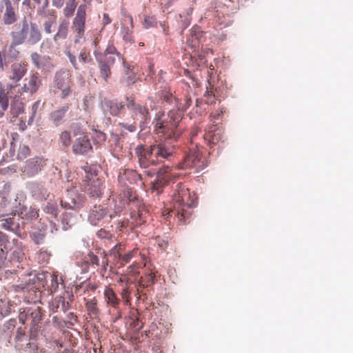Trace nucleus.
<instances>
[{
    "mask_svg": "<svg viewBox=\"0 0 353 353\" xmlns=\"http://www.w3.org/2000/svg\"><path fill=\"white\" fill-rule=\"evenodd\" d=\"M182 113L177 110H171L165 116H159L154 123V130L161 138L176 140L179 136V123L181 121Z\"/></svg>",
    "mask_w": 353,
    "mask_h": 353,
    "instance_id": "7ed1b4c3",
    "label": "nucleus"
},
{
    "mask_svg": "<svg viewBox=\"0 0 353 353\" xmlns=\"http://www.w3.org/2000/svg\"><path fill=\"white\" fill-rule=\"evenodd\" d=\"M83 169L87 174L84 180V192L90 197H99L102 194L103 184L101 179L97 177V167L86 165Z\"/></svg>",
    "mask_w": 353,
    "mask_h": 353,
    "instance_id": "20e7f679",
    "label": "nucleus"
},
{
    "mask_svg": "<svg viewBox=\"0 0 353 353\" xmlns=\"http://www.w3.org/2000/svg\"><path fill=\"white\" fill-rule=\"evenodd\" d=\"M209 87H207V90L205 92V95H207L209 99L207 101L208 103H213L214 102L215 98V92L214 90L213 86H211L210 83H209Z\"/></svg>",
    "mask_w": 353,
    "mask_h": 353,
    "instance_id": "8fccbe9b",
    "label": "nucleus"
},
{
    "mask_svg": "<svg viewBox=\"0 0 353 353\" xmlns=\"http://www.w3.org/2000/svg\"><path fill=\"white\" fill-rule=\"evenodd\" d=\"M172 201L173 209L168 214L176 216L179 223L185 224L192 213V208L196 205V201L191 198L189 190L181 183L176 185Z\"/></svg>",
    "mask_w": 353,
    "mask_h": 353,
    "instance_id": "f03ea898",
    "label": "nucleus"
},
{
    "mask_svg": "<svg viewBox=\"0 0 353 353\" xmlns=\"http://www.w3.org/2000/svg\"><path fill=\"white\" fill-rule=\"evenodd\" d=\"M85 308L88 315L92 319H98L100 314V310L98 307V300L93 297L90 300L86 301L84 298Z\"/></svg>",
    "mask_w": 353,
    "mask_h": 353,
    "instance_id": "bb28decb",
    "label": "nucleus"
},
{
    "mask_svg": "<svg viewBox=\"0 0 353 353\" xmlns=\"http://www.w3.org/2000/svg\"><path fill=\"white\" fill-rule=\"evenodd\" d=\"M17 209H12L10 215L7 218L0 220V227L6 230L18 232L20 230V219L17 215Z\"/></svg>",
    "mask_w": 353,
    "mask_h": 353,
    "instance_id": "dca6fc26",
    "label": "nucleus"
},
{
    "mask_svg": "<svg viewBox=\"0 0 353 353\" xmlns=\"http://www.w3.org/2000/svg\"><path fill=\"white\" fill-rule=\"evenodd\" d=\"M114 216L109 212L107 208L95 205L90 212L88 221L93 225L102 226L110 223Z\"/></svg>",
    "mask_w": 353,
    "mask_h": 353,
    "instance_id": "9d476101",
    "label": "nucleus"
},
{
    "mask_svg": "<svg viewBox=\"0 0 353 353\" xmlns=\"http://www.w3.org/2000/svg\"><path fill=\"white\" fill-rule=\"evenodd\" d=\"M31 59H32V61L34 63V65L37 68H39L41 67V63H40L41 56L38 53H37V52L32 53L31 54Z\"/></svg>",
    "mask_w": 353,
    "mask_h": 353,
    "instance_id": "6e6d98bb",
    "label": "nucleus"
},
{
    "mask_svg": "<svg viewBox=\"0 0 353 353\" xmlns=\"http://www.w3.org/2000/svg\"><path fill=\"white\" fill-rule=\"evenodd\" d=\"M30 150L28 146L21 145L19 147L17 158L19 159H23L30 154Z\"/></svg>",
    "mask_w": 353,
    "mask_h": 353,
    "instance_id": "de8ad7c7",
    "label": "nucleus"
},
{
    "mask_svg": "<svg viewBox=\"0 0 353 353\" xmlns=\"http://www.w3.org/2000/svg\"><path fill=\"white\" fill-rule=\"evenodd\" d=\"M138 249L134 248L132 250L128 252V253L123 254L119 260L121 264L124 265L125 263H128L130 260L137 254Z\"/></svg>",
    "mask_w": 353,
    "mask_h": 353,
    "instance_id": "37998d69",
    "label": "nucleus"
},
{
    "mask_svg": "<svg viewBox=\"0 0 353 353\" xmlns=\"http://www.w3.org/2000/svg\"><path fill=\"white\" fill-rule=\"evenodd\" d=\"M141 179V176L137 172L132 169L121 170L118 176V182L121 187L124 188V197L128 199L130 195V191L132 194H136L131 188L130 185L135 184Z\"/></svg>",
    "mask_w": 353,
    "mask_h": 353,
    "instance_id": "1a4fd4ad",
    "label": "nucleus"
},
{
    "mask_svg": "<svg viewBox=\"0 0 353 353\" xmlns=\"http://www.w3.org/2000/svg\"><path fill=\"white\" fill-rule=\"evenodd\" d=\"M155 274L150 272L149 274L141 276L139 282L143 285V288H147L154 283Z\"/></svg>",
    "mask_w": 353,
    "mask_h": 353,
    "instance_id": "4c0bfd02",
    "label": "nucleus"
},
{
    "mask_svg": "<svg viewBox=\"0 0 353 353\" xmlns=\"http://www.w3.org/2000/svg\"><path fill=\"white\" fill-rule=\"evenodd\" d=\"M59 278L57 275L53 274L51 279V291H56L59 288Z\"/></svg>",
    "mask_w": 353,
    "mask_h": 353,
    "instance_id": "13d9d810",
    "label": "nucleus"
},
{
    "mask_svg": "<svg viewBox=\"0 0 353 353\" xmlns=\"http://www.w3.org/2000/svg\"><path fill=\"white\" fill-rule=\"evenodd\" d=\"M68 109V105H65L52 111L49 115L50 120L54 125H59L61 123V122L64 119Z\"/></svg>",
    "mask_w": 353,
    "mask_h": 353,
    "instance_id": "cd10ccee",
    "label": "nucleus"
},
{
    "mask_svg": "<svg viewBox=\"0 0 353 353\" xmlns=\"http://www.w3.org/2000/svg\"><path fill=\"white\" fill-rule=\"evenodd\" d=\"M68 23L67 21H62L59 26L58 31L54 37V41L59 39H65L68 36Z\"/></svg>",
    "mask_w": 353,
    "mask_h": 353,
    "instance_id": "f704fd0d",
    "label": "nucleus"
},
{
    "mask_svg": "<svg viewBox=\"0 0 353 353\" xmlns=\"http://www.w3.org/2000/svg\"><path fill=\"white\" fill-rule=\"evenodd\" d=\"M66 54L69 58L70 63L74 66V68L75 69H77L78 68L77 66L76 57L74 54H72L70 51L67 52Z\"/></svg>",
    "mask_w": 353,
    "mask_h": 353,
    "instance_id": "69168bd1",
    "label": "nucleus"
},
{
    "mask_svg": "<svg viewBox=\"0 0 353 353\" xmlns=\"http://www.w3.org/2000/svg\"><path fill=\"white\" fill-rule=\"evenodd\" d=\"M28 71V63L26 61L14 63L10 66L8 78L12 81L17 83L20 81Z\"/></svg>",
    "mask_w": 353,
    "mask_h": 353,
    "instance_id": "a211bd4d",
    "label": "nucleus"
},
{
    "mask_svg": "<svg viewBox=\"0 0 353 353\" xmlns=\"http://www.w3.org/2000/svg\"><path fill=\"white\" fill-rule=\"evenodd\" d=\"M30 189L32 196L37 199L46 200L50 195L48 189L41 183H33L30 184Z\"/></svg>",
    "mask_w": 353,
    "mask_h": 353,
    "instance_id": "5701e85b",
    "label": "nucleus"
},
{
    "mask_svg": "<svg viewBox=\"0 0 353 353\" xmlns=\"http://www.w3.org/2000/svg\"><path fill=\"white\" fill-rule=\"evenodd\" d=\"M10 94L6 90L5 85L0 82V108L8 110L9 106V97Z\"/></svg>",
    "mask_w": 353,
    "mask_h": 353,
    "instance_id": "72a5a7b5",
    "label": "nucleus"
},
{
    "mask_svg": "<svg viewBox=\"0 0 353 353\" xmlns=\"http://www.w3.org/2000/svg\"><path fill=\"white\" fill-rule=\"evenodd\" d=\"M85 262L91 265H99V259L98 256L94 254L92 252H90L85 257Z\"/></svg>",
    "mask_w": 353,
    "mask_h": 353,
    "instance_id": "49530a36",
    "label": "nucleus"
},
{
    "mask_svg": "<svg viewBox=\"0 0 353 353\" xmlns=\"http://www.w3.org/2000/svg\"><path fill=\"white\" fill-rule=\"evenodd\" d=\"M79 61L82 63H88L91 61V57L89 52L82 51L79 56Z\"/></svg>",
    "mask_w": 353,
    "mask_h": 353,
    "instance_id": "864d4df0",
    "label": "nucleus"
},
{
    "mask_svg": "<svg viewBox=\"0 0 353 353\" xmlns=\"http://www.w3.org/2000/svg\"><path fill=\"white\" fill-rule=\"evenodd\" d=\"M125 250V245L123 243H117L114 247L111 250L112 253L114 254L115 258H117L119 260L121 256H123V252Z\"/></svg>",
    "mask_w": 353,
    "mask_h": 353,
    "instance_id": "a18cd8bd",
    "label": "nucleus"
},
{
    "mask_svg": "<svg viewBox=\"0 0 353 353\" xmlns=\"http://www.w3.org/2000/svg\"><path fill=\"white\" fill-rule=\"evenodd\" d=\"M27 23H24L20 31L12 32V43L14 45L22 44L27 39Z\"/></svg>",
    "mask_w": 353,
    "mask_h": 353,
    "instance_id": "473e14b6",
    "label": "nucleus"
},
{
    "mask_svg": "<svg viewBox=\"0 0 353 353\" xmlns=\"http://www.w3.org/2000/svg\"><path fill=\"white\" fill-rule=\"evenodd\" d=\"M97 236L101 239H110L112 235L109 232L106 231L105 230L101 229L97 232Z\"/></svg>",
    "mask_w": 353,
    "mask_h": 353,
    "instance_id": "e2e57ef3",
    "label": "nucleus"
},
{
    "mask_svg": "<svg viewBox=\"0 0 353 353\" xmlns=\"http://www.w3.org/2000/svg\"><path fill=\"white\" fill-rule=\"evenodd\" d=\"M121 296L126 304H128L130 302V291L129 287L125 286V288L122 290L121 292Z\"/></svg>",
    "mask_w": 353,
    "mask_h": 353,
    "instance_id": "603ef678",
    "label": "nucleus"
},
{
    "mask_svg": "<svg viewBox=\"0 0 353 353\" xmlns=\"http://www.w3.org/2000/svg\"><path fill=\"white\" fill-rule=\"evenodd\" d=\"M39 104H40V101H37L36 102H34L32 106V115L30 117V118L28 119V125H31L33 122V120H34V114H36L37 112V110L39 106Z\"/></svg>",
    "mask_w": 353,
    "mask_h": 353,
    "instance_id": "5fc2aeb1",
    "label": "nucleus"
},
{
    "mask_svg": "<svg viewBox=\"0 0 353 353\" xmlns=\"http://www.w3.org/2000/svg\"><path fill=\"white\" fill-rule=\"evenodd\" d=\"M12 243L14 246L12 247L10 245L11 250L10 251H12L11 260L19 263L25 256L24 248L18 239H13Z\"/></svg>",
    "mask_w": 353,
    "mask_h": 353,
    "instance_id": "b1692460",
    "label": "nucleus"
},
{
    "mask_svg": "<svg viewBox=\"0 0 353 353\" xmlns=\"http://www.w3.org/2000/svg\"><path fill=\"white\" fill-rule=\"evenodd\" d=\"M77 223V217L72 213L65 212L62 217L63 228L67 230Z\"/></svg>",
    "mask_w": 353,
    "mask_h": 353,
    "instance_id": "c9c22d12",
    "label": "nucleus"
},
{
    "mask_svg": "<svg viewBox=\"0 0 353 353\" xmlns=\"http://www.w3.org/2000/svg\"><path fill=\"white\" fill-rule=\"evenodd\" d=\"M10 242L8 241V236L0 231V250L2 252L10 250Z\"/></svg>",
    "mask_w": 353,
    "mask_h": 353,
    "instance_id": "ea45409f",
    "label": "nucleus"
},
{
    "mask_svg": "<svg viewBox=\"0 0 353 353\" xmlns=\"http://www.w3.org/2000/svg\"><path fill=\"white\" fill-rule=\"evenodd\" d=\"M56 17H52L44 22L43 28L46 33L50 34L52 32V26L56 23Z\"/></svg>",
    "mask_w": 353,
    "mask_h": 353,
    "instance_id": "09e8293b",
    "label": "nucleus"
},
{
    "mask_svg": "<svg viewBox=\"0 0 353 353\" xmlns=\"http://www.w3.org/2000/svg\"><path fill=\"white\" fill-rule=\"evenodd\" d=\"M26 335V329L24 327H18L17 330V334L15 336L16 342L20 341L22 340L23 337Z\"/></svg>",
    "mask_w": 353,
    "mask_h": 353,
    "instance_id": "4d7b16f0",
    "label": "nucleus"
},
{
    "mask_svg": "<svg viewBox=\"0 0 353 353\" xmlns=\"http://www.w3.org/2000/svg\"><path fill=\"white\" fill-rule=\"evenodd\" d=\"M30 316L32 325L30 332H31V336H32L33 332L36 333L37 332L39 329V323L42 319L41 308L38 306L34 309L30 313ZM31 339H32V336H31Z\"/></svg>",
    "mask_w": 353,
    "mask_h": 353,
    "instance_id": "c85d7f7f",
    "label": "nucleus"
},
{
    "mask_svg": "<svg viewBox=\"0 0 353 353\" xmlns=\"http://www.w3.org/2000/svg\"><path fill=\"white\" fill-rule=\"evenodd\" d=\"M127 200L130 205L132 224L136 226L141 225L146 221L148 211L145 209L142 202L137 199V194H133L132 191H130V195L128 196Z\"/></svg>",
    "mask_w": 353,
    "mask_h": 353,
    "instance_id": "0eeeda50",
    "label": "nucleus"
},
{
    "mask_svg": "<svg viewBox=\"0 0 353 353\" xmlns=\"http://www.w3.org/2000/svg\"><path fill=\"white\" fill-rule=\"evenodd\" d=\"M19 208L17 209V215L19 219H21L22 223H28L34 220H36L39 217V210L33 208L32 207L28 208L26 206H21L19 203Z\"/></svg>",
    "mask_w": 353,
    "mask_h": 353,
    "instance_id": "aec40b11",
    "label": "nucleus"
},
{
    "mask_svg": "<svg viewBox=\"0 0 353 353\" xmlns=\"http://www.w3.org/2000/svg\"><path fill=\"white\" fill-rule=\"evenodd\" d=\"M92 148V145L88 137L83 133L79 134V137L75 139L72 145L74 153L78 154H83L91 150Z\"/></svg>",
    "mask_w": 353,
    "mask_h": 353,
    "instance_id": "6ab92c4d",
    "label": "nucleus"
},
{
    "mask_svg": "<svg viewBox=\"0 0 353 353\" xmlns=\"http://www.w3.org/2000/svg\"><path fill=\"white\" fill-rule=\"evenodd\" d=\"M35 332H33L32 339H31V333L30 334V342H28L24 348L23 351L26 353H37L38 350L37 343L34 341V338L36 337Z\"/></svg>",
    "mask_w": 353,
    "mask_h": 353,
    "instance_id": "58836bf2",
    "label": "nucleus"
},
{
    "mask_svg": "<svg viewBox=\"0 0 353 353\" xmlns=\"http://www.w3.org/2000/svg\"><path fill=\"white\" fill-rule=\"evenodd\" d=\"M207 161L201 152L197 149H190L183 161L178 165L179 169L194 168L197 172L207 166Z\"/></svg>",
    "mask_w": 353,
    "mask_h": 353,
    "instance_id": "423d86ee",
    "label": "nucleus"
},
{
    "mask_svg": "<svg viewBox=\"0 0 353 353\" xmlns=\"http://www.w3.org/2000/svg\"><path fill=\"white\" fill-rule=\"evenodd\" d=\"M26 33V41L30 45L37 43L41 39V34L35 23H31L30 26L27 24Z\"/></svg>",
    "mask_w": 353,
    "mask_h": 353,
    "instance_id": "a878e982",
    "label": "nucleus"
},
{
    "mask_svg": "<svg viewBox=\"0 0 353 353\" xmlns=\"http://www.w3.org/2000/svg\"><path fill=\"white\" fill-rule=\"evenodd\" d=\"M135 153L138 157L139 166L144 170V173L148 176L157 174V179L152 183L151 189L152 192L157 191V194H159L160 190L168 185L172 178L171 167L164 165L158 170L153 167L163 163L164 159L171 157L173 149L167 147L163 143L152 145L149 147L139 145L135 149Z\"/></svg>",
    "mask_w": 353,
    "mask_h": 353,
    "instance_id": "f257e3e1",
    "label": "nucleus"
},
{
    "mask_svg": "<svg viewBox=\"0 0 353 353\" xmlns=\"http://www.w3.org/2000/svg\"><path fill=\"white\" fill-rule=\"evenodd\" d=\"M41 85V79L38 72L31 74L28 78L25 79V82L21 88L19 92L30 93L31 94H35Z\"/></svg>",
    "mask_w": 353,
    "mask_h": 353,
    "instance_id": "2eb2a0df",
    "label": "nucleus"
},
{
    "mask_svg": "<svg viewBox=\"0 0 353 353\" xmlns=\"http://www.w3.org/2000/svg\"><path fill=\"white\" fill-rule=\"evenodd\" d=\"M103 296L105 301L108 306L115 309L118 308L120 300L112 288L106 286L103 292Z\"/></svg>",
    "mask_w": 353,
    "mask_h": 353,
    "instance_id": "393cba45",
    "label": "nucleus"
},
{
    "mask_svg": "<svg viewBox=\"0 0 353 353\" xmlns=\"http://www.w3.org/2000/svg\"><path fill=\"white\" fill-rule=\"evenodd\" d=\"M19 55V51L16 48V45L11 43L6 46L2 50H0V69L4 70L8 65L15 61Z\"/></svg>",
    "mask_w": 353,
    "mask_h": 353,
    "instance_id": "9b49d317",
    "label": "nucleus"
},
{
    "mask_svg": "<svg viewBox=\"0 0 353 353\" xmlns=\"http://www.w3.org/2000/svg\"><path fill=\"white\" fill-rule=\"evenodd\" d=\"M125 105L117 100L108 101L105 102V111H109L110 114L117 116L120 114L121 110Z\"/></svg>",
    "mask_w": 353,
    "mask_h": 353,
    "instance_id": "7c9ffc66",
    "label": "nucleus"
},
{
    "mask_svg": "<svg viewBox=\"0 0 353 353\" xmlns=\"http://www.w3.org/2000/svg\"><path fill=\"white\" fill-rule=\"evenodd\" d=\"M203 137L210 144L216 145L223 142L224 134L221 129L213 126L205 133Z\"/></svg>",
    "mask_w": 353,
    "mask_h": 353,
    "instance_id": "412c9836",
    "label": "nucleus"
},
{
    "mask_svg": "<svg viewBox=\"0 0 353 353\" xmlns=\"http://www.w3.org/2000/svg\"><path fill=\"white\" fill-rule=\"evenodd\" d=\"M116 58L114 57L109 56L108 57H105L103 60L99 61L100 75L105 81H107L110 75V68L114 64Z\"/></svg>",
    "mask_w": 353,
    "mask_h": 353,
    "instance_id": "4be33fe9",
    "label": "nucleus"
},
{
    "mask_svg": "<svg viewBox=\"0 0 353 353\" xmlns=\"http://www.w3.org/2000/svg\"><path fill=\"white\" fill-rule=\"evenodd\" d=\"M28 318V313L26 312L25 309L21 308L19 310V320L22 324H25Z\"/></svg>",
    "mask_w": 353,
    "mask_h": 353,
    "instance_id": "bf43d9fd",
    "label": "nucleus"
},
{
    "mask_svg": "<svg viewBox=\"0 0 353 353\" xmlns=\"http://www.w3.org/2000/svg\"><path fill=\"white\" fill-rule=\"evenodd\" d=\"M59 139L63 146L68 147L71 145V136L68 131H63L59 135Z\"/></svg>",
    "mask_w": 353,
    "mask_h": 353,
    "instance_id": "c03bdc74",
    "label": "nucleus"
},
{
    "mask_svg": "<svg viewBox=\"0 0 353 353\" xmlns=\"http://www.w3.org/2000/svg\"><path fill=\"white\" fill-rule=\"evenodd\" d=\"M125 201L124 200L119 201L118 205H115V212L114 213L117 214V213L121 212L125 208Z\"/></svg>",
    "mask_w": 353,
    "mask_h": 353,
    "instance_id": "0e129e2a",
    "label": "nucleus"
},
{
    "mask_svg": "<svg viewBox=\"0 0 353 353\" xmlns=\"http://www.w3.org/2000/svg\"><path fill=\"white\" fill-rule=\"evenodd\" d=\"M85 202V197L77 193L75 188H72L67 191V195L64 200L61 201V205L63 208L70 209H79Z\"/></svg>",
    "mask_w": 353,
    "mask_h": 353,
    "instance_id": "f8f14e48",
    "label": "nucleus"
},
{
    "mask_svg": "<svg viewBox=\"0 0 353 353\" xmlns=\"http://www.w3.org/2000/svg\"><path fill=\"white\" fill-rule=\"evenodd\" d=\"M138 122L134 121V123L132 124L125 123H120L119 125L124 129L130 132H134L137 130V123Z\"/></svg>",
    "mask_w": 353,
    "mask_h": 353,
    "instance_id": "3c124183",
    "label": "nucleus"
},
{
    "mask_svg": "<svg viewBox=\"0 0 353 353\" xmlns=\"http://www.w3.org/2000/svg\"><path fill=\"white\" fill-rule=\"evenodd\" d=\"M73 82L72 76L67 70H61L55 74L54 88L61 91L60 97L66 99L72 92Z\"/></svg>",
    "mask_w": 353,
    "mask_h": 353,
    "instance_id": "39448f33",
    "label": "nucleus"
},
{
    "mask_svg": "<svg viewBox=\"0 0 353 353\" xmlns=\"http://www.w3.org/2000/svg\"><path fill=\"white\" fill-rule=\"evenodd\" d=\"M43 210L45 212L52 215L54 217H56L58 215L57 205L54 202H48L44 207Z\"/></svg>",
    "mask_w": 353,
    "mask_h": 353,
    "instance_id": "79ce46f5",
    "label": "nucleus"
},
{
    "mask_svg": "<svg viewBox=\"0 0 353 353\" xmlns=\"http://www.w3.org/2000/svg\"><path fill=\"white\" fill-rule=\"evenodd\" d=\"M0 6H2V10L5 8L3 21L6 25H11L17 21L16 9L14 8L10 0H1Z\"/></svg>",
    "mask_w": 353,
    "mask_h": 353,
    "instance_id": "f3484780",
    "label": "nucleus"
},
{
    "mask_svg": "<svg viewBox=\"0 0 353 353\" xmlns=\"http://www.w3.org/2000/svg\"><path fill=\"white\" fill-rule=\"evenodd\" d=\"M24 111V104L17 97H14L10 103V113L11 116L14 117H17L20 114L23 113Z\"/></svg>",
    "mask_w": 353,
    "mask_h": 353,
    "instance_id": "2f4dec72",
    "label": "nucleus"
},
{
    "mask_svg": "<svg viewBox=\"0 0 353 353\" xmlns=\"http://www.w3.org/2000/svg\"><path fill=\"white\" fill-rule=\"evenodd\" d=\"M143 289L144 288H143V285H141L140 282H139L137 286V294L139 296H137V299H140L141 296L146 295V294L143 292Z\"/></svg>",
    "mask_w": 353,
    "mask_h": 353,
    "instance_id": "774afa93",
    "label": "nucleus"
},
{
    "mask_svg": "<svg viewBox=\"0 0 353 353\" xmlns=\"http://www.w3.org/2000/svg\"><path fill=\"white\" fill-rule=\"evenodd\" d=\"M45 165L46 161L43 158L35 157L26 161L21 171L24 175L31 177L38 174Z\"/></svg>",
    "mask_w": 353,
    "mask_h": 353,
    "instance_id": "ddd939ff",
    "label": "nucleus"
},
{
    "mask_svg": "<svg viewBox=\"0 0 353 353\" xmlns=\"http://www.w3.org/2000/svg\"><path fill=\"white\" fill-rule=\"evenodd\" d=\"M105 57H108V55H115L119 62L125 63L122 54L117 50L116 48L112 43H109L105 48Z\"/></svg>",
    "mask_w": 353,
    "mask_h": 353,
    "instance_id": "e433bc0d",
    "label": "nucleus"
},
{
    "mask_svg": "<svg viewBox=\"0 0 353 353\" xmlns=\"http://www.w3.org/2000/svg\"><path fill=\"white\" fill-rule=\"evenodd\" d=\"M67 316H68V322L71 325H74L78 321L77 315H75L73 312L69 313Z\"/></svg>",
    "mask_w": 353,
    "mask_h": 353,
    "instance_id": "338daca9",
    "label": "nucleus"
},
{
    "mask_svg": "<svg viewBox=\"0 0 353 353\" xmlns=\"http://www.w3.org/2000/svg\"><path fill=\"white\" fill-rule=\"evenodd\" d=\"M87 6L85 4L78 7L76 17L72 21V28L77 33L79 39L83 36L85 31Z\"/></svg>",
    "mask_w": 353,
    "mask_h": 353,
    "instance_id": "4468645a",
    "label": "nucleus"
},
{
    "mask_svg": "<svg viewBox=\"0 0 353 353\" xmlns=\"http://www.w3.org/2000/svg\"><path fill=\"white\" fill-rule=\"evenodd\" d=\"M59 308L63 312H67L70 308V303L62 296L55 297L51 303V310L53 312H57Z\"/></svg>",
    "mask_w": 353,
    "mask_h": 353,
    "instance_id": "c756f323",
    "label": "nucleus"
},
{
    "mask_svg": "<svg viewBox=\"0 0 353 353\" xmlns=\"http://www.w3.org/2000/svg\"><path fill=\"white\" fill-rule=\"evenodd\" d=\"M125 106L130 110L134 121L139 123L141 130H143L144 123L150 119L147 104L142 105L135 103L132 99L127 98Z\"/></svg>",
    "mask_w": 353,
    "mask_h": 353,
    "instance_id": "6e6552de",
    "label": "nucleus"
},
{
    "mask_svg": "<svg viewBox=\"0 0 353 353\" xmlns=\"http://www.w3.org/2000/svg\"><path fill=\"white\" fill-rule=\"evenodd\" d=\"M123 30L125 31V32L123 33V39L125 41H128L130 43L134 42L131 31L128 28H124Z\"/></svg>",
    "mask_w": 353,
    "mask_h": 353,
    "instance_id": "052dcab7",
    "label": "nucleus"
},
{
    "mask_svg": "<svg viewBox=\"0 0 353 353\" xmlns=\"http://www.w3.org/2000/svg\"><path fill=\"white\" fill-rule=\"evenodd\" d=\"M98 288V285L95 283H88L85 285L83 293L85 294L87 291L94 292Z\"/></svg>",
    "mask_w": 353,
    "mask_h": 353,
    "instance_id": "680f3d73",
    "label": "nucleus"
},
{
    "mask_svg": "<svg viewBox=\"0 0 353 353\" xmlns=\"http://www.w3.org/2000/svg\"><path fill=\"white\" fill-rule=\"evenodd\" d=\"M77 8V3L75 0H68L65 7L63 9V14L66 17H70L73 15L74 10Z\"/></svg>",
    "mask_w": 353,
    "mask_h": 353,
    "instance_id": "a19ab883",
    "label": "nucleus"
}]
</instances>
